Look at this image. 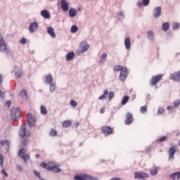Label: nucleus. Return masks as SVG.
I'll return each mask as SVG.
<instances>
[{
	"instance_id": "nucleus-4",
	"label": "nucleus",
	"mask_w": 180,
	"mask_h": 180,
	"mask_svg": "<svg viewBox=\"0 0 180 180\" xmlns=\"http://www.w3.org/2000/svg\"><path fill=\"white\" fill-rule=\"evenodd\" d=\"M19 136L20 139H23V137H29L30 136V131L26 129V126L25 124L21 125V128L19 131Z\"/></svg>"
},
{
	"instance_id": "nucleus-3",
	"label": "nucleus",
	"mask_w": 180,
	"mask_h": 180,
	"mask_svg": "<svg viewBox=\"0 0 180 180\" xmlns=\"http://www.w3.org/2000/svg\"><path fill=\"white\" fill-rule=\"evenodd\" d=\"M89 49V44L86 43V41L82 42L78 49V55L82 54V53H86Z\"/></svg>"
},
{
	"instance_id": "nucleus-6",
	"label": "nucleus",
	"mask_w": 180,
	"mask_h": 180,
	"mask_svg": "<svg viewBox=\"0 0 180 180\" xmlns=\"http://www.w3.org/2000/svg\"><path fill=\"white\" fill-rule=\"evenodd\" d=\"M162 79V75H157L153 76L150 80V84L151 86L157 85V83L160 82Z\"/></svg>"
},
{
	"instance_id": "nucleus-25",
	"label": "nucleus",
	"mask_w": 180,
	"mask_h": 180,
	"mask_svg": "<svg viewBox=\"0 0 180 180\" xmlns=\"http://www.w3.org/2000/svg\"><path fill=\"white\" fill-rule=\"evenodd\" d=\"M14 75L17 77V78H20V75H22V70H20V69L18 67H15L14 68Z\"/></svg>"
},
{
	"instance_id": "nucleus-52",
	"label": "nucleus",
	"mask_w": 180,
	"mask_h": 180,
	"mask_svg": "<svg viewBox=\"0 0 180 180\" xmlns=\"http://www.w3.org/2000/svg\"><path fill=\"white\" fill-rule=\"evenodd\" d=\"M20 44H26V38H21V39L20 40Z\"/></svg>"
},
{
	"instance_id": "nucleus-61",
	"label": "nucleus",
	"mask_w": 180,
	"mask_h": 180,
	"mask_svg": "<svg viewBox=\"0 0 180 180\" xmlns=\"http://www.w3.org/2000/svg\"><path fill=\"white\" fill-rule=\"evenodd\" d=\"M4 160V155L2 153H0V161H2Z\"/></svg>"
},
{
	"instance_id": "nucleus-29",
	"label": "nucleus",
	"mask_w": 180,
	"mask_h": 180,
	"mask_svg": "<svg viewBox=\"0 0 180 180\" xmlns=\"http://www.w3.org/2000/svg\"><path fill=\"white\" fill-rule=\"evenodd\" d=\"M52 162H49V163H46L44 162H41L40 164V167H41V168H44V169H47L49 171V167L51 165Z\"/></svg>"
},
{
	"instance_id": "nucleus-32",
	"label": "nucleus",
	"mask_w": 180,
	"mask_h": 180,
	"mask_svg": "<svg viewBox=\"0 0 180 180\" xmlns=\"http://www.w3.org/2000/svg\"><path fill=\"white\" fill-rule=\"evenodd\" d=\"M108 94H109L108 89L104 90L103 94L98 97L99 101H102V99H105Z\"/></svg>"
},
{
	"instance_id": "nucleus-46",
	"label": "nucleus",
	"mask_w": 180,
	"mask_h": 180,
	"mask_svg": "<svg viewBox=\"0 0 180 180\" xmlns=\"http://www.w3.org/2000/svg\"><path fill=\"white\" fill-rule=\"evenodd\" d=\"M34 174L35 176H37V178H39V179L44 180V179H41V177L40 176V172H37V170H34Z\"/></svg>"
},
{
	"instance_id": "nucleus-12",
	"label": "nucleus",
	"mask_w": 180,
	"mask_h": 180,
	"mask_svg": "<svg viewBox=\"0 0 180 180\" xmlns=\"http://www.w3.org/2000/svg\"><path fill=\"white\" fill-rule=\"evenodd\" d=\"M161 11L162 9L161 8V6L155 7L153 10V16L155 19H158L160 16H161Z\"/></svg>"
},
{
	"instance_id": "nucleus-56",
	"label": "nucleus",
	"mask_w": 180,
	"mask_h": 180,
	"mask_svg": "<svg viewBox=\"0 0 180 180\" xmlns=\"http://www.w3.org/2000/svg\"><path fill=\"white\" fill-rule=\"evenodd\" d=\"M16 168L19 172H22V166L17 165Z\"/></svg>"
},
{
	"instance_id": "nucleus-20",
	"label": "nucleus",
	"mask_w": 180,
	"mask_h": 180,
	"mask_svg": "<svg viewBox=\"0 0 180 180\" xmlns=\"http://www.w3.org/2000/svg\"><path fill=\"white\" fill-rule=\"evenodd\" d=\"M175 153H176V146L172 147L169 150V160H174V155H175Z\"/></svg>"
},
{
	"instance_id": "nucleus-57",
	"label": "nucleus",
	"mask_w": 180,
	"mask_h": 180,
	"mask_svg": "<svg viewBox=\"0 0 180 180\" xmlns=\"http://www.w3.org/2000/svg\"><path fill=\"white\" fill-rule=\"evenodd\" d=\"M1 174H3L4 175H5L6 177H8V173L6 172L5 168H3V169L1 170Z\"/></svg>"
},
{
	"instance_id": "nucleus-11",
	"label": "nucleus",
	"mask_w": 180,
	"mask_h": 180,
	"mask_svg": "<svg viewBox=\"0 0 180 180\" xmlns=\"http://www.w3.org/2000/svg\"><path fill=\"white\" fill-rule=\"evenodd\" d=\"M133 120H134L133 118V114L127 112L126 114V119L124 120L125 124H131V123H133Z\"/></svg>"
},
{
	"instance_id": "nucleus-19",
	"label": "nucleus",
	"mask_w": 180,
	"mask_h": 180,
	"mask_svg": "<svg viewBox=\"0 0 180 180\" xmlns=\"http://www.w3.org/2000/svg\"><path fill=\"white\" fill-rule=\"evenodd\" d=\"M158 169H160L159 167L155 166V167H152L150 169V174L151 176H155V175L158 174Z\"/></svg>"
},
{
	"instance_id": "nucleus-53",
	"label": "nucleus",
	"mask_w": 180,
	"mask_h": 180,
	"mask_svg": "<svg viewBox=\"0 0 180 180\" xmlns=\"http://www.w3.org/2000/svg\"><path fill=\"white\" fill-rule=\"evenodd\" d=\"M70 105L71 106H77L78 105V103H77V101H74V100H72L70 101Z\"/></svg>"
},
{
	"instance_id": "nucleus-47",
	"label": "nucleus",
	"mask_w": 180,
	"mask_h": 180,
	"mask_svg": "<svg viewBox=\"0 0 180 180\" xmlns=\"http://www.w3.org/2000/svg\"><path fill=\"white\" fill-rule=\"evenodd\" d=\"M123 68H122V65H117V66H116L115 68H114V70H115V71H120V72H122V70H123Z\"/></svg>"
},
{
	"instance_id": "nucleus-5",
	"label": "nucleus",
	"mask_w": 180,
	"mask_h": 180,
	"mask_svg": "<svg viewBox=\"0 0 180 180\" xmlns=\"http://www.w3.org/2000/svg\"><path fill=\"white\" fill-rule=\"evenodd\" d=\"M75 180H98V178L89 176V174H82V176L76 175Z\"/></svg>"
},
{
	"instance_id": "nucleus-18",
	"label": "nucleus",
	"mask_w": 180,
	"mask_h": 180,
	"mask_svg": "<svg viewBox=\"0 0 180 180\" xmlns=\"http://www.w3.org/2000/svg\"><path fill=\"white\" fill-rule=\"evenodd\" d=\"M124 43L126 50H130V49L131 48V41H130V38L129 37H127L124 39Z\"/></svg>"
},
{
	"instance_id": "nucleus-16",
	"label": "nucleus",
	"mask_w": 180,
	"mask_h": 180,
	"mask_svg": "<svg viewBox=\"0 0 180 180\" xmlns=\"http://www.w3.org/2000/svg\"><path fill=\"white\" fill-rule=\"evenodd\" d=\"M60 5H61V8H62V10L63 11V12H68L69 5H68V2H67V1L61 0Z\"/></svg>"
},
{
	"instance_id": "nucleus-22",
	"label": "nucleus",
	"mask_w": 180,
	"mask_h": 180,
	"mask_svg": "<svg viewBox=\"0 0 180 180\" xmlns=\"http://www.w3.org/2000/svg\"><path fill=\"white\" fill-rule=\"evenodd\" d=\"M41 16L44 19H50V13L47 10H42L41 11Z\"/></svg>"
},
{
	"instance_id": "nucleus-7",
	"label": "nucleus",
	"mask_w": 180,
	"mask_h": 180,
	"mask_svg": "<svg viewBox=\"0 0 180 180\" xmlns=\"http://www.w3.org/2000/svg\"><path fill=\"white\" fill-rule=\"evenodd\" d=\"M27 122L30 127H34L36 126V118L32 115V114H28L27 116Z\"/></svg>"
},
{
	"instance_id": "nucleus-15",
	"label": "nucleus",
	"mask_w": 180,
	"mask_h": 180,
	"mask_svg": "<svg viewBox=\"0 0 180 180\" xmlns=\"http://www.w3.org/2000/svg\"><path fill=\"white\" fill-rule=\"evenodd\" d=\"M170 79H173V81H176V82H180V70L170 75Z\"/></svg>"
},
{
	"instance_id": "nucleus-45",
	"label": "nucleus",
	"mask_w": 180,
	"mask_h": 180,
	"mask_svg": "<svg viewBox=\"0 0 180 180\" xmlns=\"http://www.w3.org/2000/svg\"><path fill=\"white\" fill-rule=\"evenodd\" d=\"M57 131L56 129H51V131H50V136H53V137H56V136H57Z\"/></svg>"
},
{
	"instance_id": "nucleus-60",
	"label": "nucleus",
	"mask_w": 180,
	"mask_h": 180,
	"mask_svg": "<svg viewBox=\"0 0 180 180\" xmlns=\"http://www.w3.org/2000/svg\"><path fill=\"white\" fill-rule=\"evenodd\" d=\"M0 165L1 168H4V160H0Z\"/></svg>"
},
{
	"instance_id": "nucleus-13",
	"label": "nucleus",
	"mask_w": 180,
	"mask_h": 180,
	"mask_svg": "<svg viewBox=\"0 0 180 180\" xmlns=\"http://www.w3.org/2000/svg\"><path fill=\"white\" fill-rule=\"evenodd\" d=\"M101 131L105 136H109L113 133V129L110 127H104L102 128Z\"/></svg>"
},
{
	"instance_id": "nucleus-35",
	"label": "nucleus",
	"mask_w": 180,
	"mask_h": 180,
	"mask_svg": "<svg viewBox=\"0 0 180 180\" xmlns=\"http://www.w3.org/2000/svg\"><path fill=\"white\" fill-rule=\"evenodd\" d=\"M167 140H168V136H164L160 139H156V141H158V143H164V141H167Z\"/></svg>"
},
{
	"instance_id": "nucleus-26",
	"label": "nucleus",
	"mask_w": 180,
	"mask_h": 180,
	"mask_svg": "<svg viewBox=\"0 0 180 180\" xmlns=\"http://www.w3.org/2000/svg\"><path fill=\"white\" fill-rule=\"evenodd\" d=\"M106 58H108V54L102 53L100 56V60L98 61V63L100 64H102V63H105V61H106Z\"/></svg>"
},
{
	"instance_id": "nucleus-49",
	"label": "nucleus",
	"mask_w": 180,
	"mask_h": 180,
	"mask_svg": "<svg viewBox=\"0 0 180 180\" xmlns=\"http://www.w3.org/2000/svg\"><path fill=\"white\" fill-rule=\"evenodd\" d=\"M109 101H112V99H113V98H115V93H113V91H110L109 93Z\"/></svg>"
},
{
	"instance_id": "nucleus-8",
	"label": "nucleus",
	"mask_w": 180,
	"mask_h": 180,
	"mask_svg": "<svg viewBox=\"0 0 180 180\" xmlns=\"http://www.w3.org/2000/svg\"><path fill=\"white\" fill-rule=\"evenodd\" d=\"M127 75H129V73H127V68H124L121 70L120 75V81H126V78H127Z\"/></svg>"
},
{
	"instance_id": "nucleus-63",
	"label": "nucleus",
	"mask_w": 180,
	"mask_h": 180,
	"mask_svg": "<svg viewBox=\"0 0 180 180\" xmlns=\"http://www.w3.org/2000/svg\"><path fill=\"white\" fill-rule=\"evenodd\" d=\"M3 79H2V75H0V84H2Z\"/></svg>"
},
{
	"instance_id": "nucleus-39",
	"label": "nucleus",
	"mask_w": 180,
	"mask_h": 180,
	"mask_svg": "<svg viewBox=\"0 0 180 180\" xmlns=\"http://www.w3.org/2000/svg\"><path fill=\"white\" fill-rule=\"evenodd\" d=\"M165 109H164V108L162 107H160L158 110L157 115H162V113H165Z\"/></svg>"
},
{
	"instance_id": "nucleus-44",
	"label": "nucleus",
	"mask_w": 180,
	"mask_h": 180,
	"mask_svg": "<svg viewBox=\"0 0 180 180\" xmlns=\"http://www.w3.org/2000/svg\"><path fill=\"white\" fill-rule=\"evenodd\" d=\"M21 158H22V160H23V161L25 162H27V160H29L30 159V158H29V155H21Z\"/></svg>"
},
{
	"instance_id": "nucleus-40",
	"label": "nucleus",
	"mask_w": 180,
	"mask_h": 180,
	"mask_svg": "<svg viewBox=\"0 0 180 180\" xmlns=\"http://www.w3.org/2000/svg\"><path fill=\"white\" fill-rule=\"evenodd\" d=\"M141 113H147V105H145L140 108Z\"/></svg>"
},
{
	"instance_id": "nucleus-24",
	"label": "nucleus",
	"mask_w": 180,
	"mask_h": 180,
	"mask_svg": "<svg viewBox=\"0 0 180 180\" xmlns=\"http://www.w3.org/2000/svg\"><path fill=\"white\" fill-rule=\"evenodd\" d=\"M75 57V53L74 51H70L66 55V60L71 61V60H74Z\"/></svg>"
},
{
	"instance_id": "nucleus-10",
	"label": "nucleus",
	"mask_w": 180,
	"mask_h": 180,
	"mask_svg": "<svg viewBox=\"0 0 180 180\" xmlns=\"http://www.w3.org/2000/svg\"><path fill=\"white\" fill-rule=\"evenodd\" d=\"M37 29H39V23L37 22L34 21L30 23L29 27L30 33H34Z\"/></svg>"
},
{
	"instance_id": "nucleus-30",
	"label": "nucleus",
	"mask_w": 180,
	"mask_h": 180,
	"mask_svg": "<svg viewBox=\"0 0 180 180\" xmlns=\"http://www.w3.org/2000/svg\"><path fill=\"white\" fill-rule=\"evenodd\" d=\"M169 22H166L162 24V29L164 30V32H167L169 29Z\"/></svg>"
},
{
	"instance_id": "nucleus-64",
	"label": "nucleus",
	"mask_w": 180,
	"mask_h": 180,
	"mask_svg": "<svg viewBox=\"0 0 180 180\" xmlns=\"http://www.w3.org/2000/svg\"><path fill=\"white\" fill-rule=\"evenodd\" d=\"M27 140L25 139L23 141H22V144H27Z\"/></svg>"
},
{
	"instance_id": "nucleus-62",
	"label": "nucleus",
	"mask_w": 180,
	"mask_h": 180,
	"mask_svg": "<svg viewBox=\"0 0 180 180\" xmlns=\"http://www.w3.org/2000/svg\"><path fill=\"white\" fill-rule=\"evenodd\" d=\"M100 112H101V113H105V108H101V109L100 110Z\"/></svg>"
},
{
	"instance_id": "nucleus-42",
	"label": "nucleus",
	"mask_w": 180,
	"mask_h": 180,
	"mask_svg": "<svg viewBox=\"0 0 180 180\" xmlns=\"http://www.w3.org/2000/svg\"><path fill=\"white\" fill-rule=\"evenodd\" d=\"M179 23L178 22H174L172 25V29L173 30H178V29H179Z\"/></svg>"
},
{
	"instance_id": "nucleus-36",
	"label": "nucleus",
	"mask_w": 180,
	"mask_h": 180,
	"mask_svg": "<svg viewBox=\"0 0 180 180\" xmlns=\"http://www.w3.org/2000/svg\"><path fill=\"white\" fill-rule=\"evenodd\" d=\"M49 90H50V92L53 93L56 91V84L54 83H51L49 84Z\"/></svg>"
},
{
	"instance_id": "nucleus-14",
	"label": "nucleus",
	"mask_w": 180,
	"mask_h": 180,
	"mask_svg": "<svg viewBox=\"0 0 180 180\" xmlns=\"http://www.w3.org/2000/svg\"><path fill=\"white\" fill-rule=\"evenodd\" d=\"M0 146H1V147H4L6 152L8 153V151H9V146H11V141H9V140H1Z\"/></svg>"
},
{
	"instance_id": "nucleus-17",
	"label": "nucleus",
	"mask_w": 180,
	"mask_h": 180,
	"mask_svg": "<svg viewBox=\"0 0 180 180\" xmlns=\"http://www.w3.org/2000/svg\"><path fill=\"white\" fill-rule=\"evenodd\" d=\"M49 171H53V172H56V174H58V172H61V169L58 168V166H56L54 163H51V166L48 167Z\"/></svg>"
},
{
	"instance_id": "nucleus-41",
	"label": "nucleus",
	"mask_w": 180,
	"mask_h": 180,
	"mask_svg": "<svg viewBox=\"0 0 180 180\" xmlns=\"http://www.w3.org/2000/svg\"><path fill=\"white\" fill-rule=\"evenodd\" d=\"M72 33H77L78 32V27L77 25H72L71 27Z\"/></svg>"
},
{
	"instance_id": "nucleus-28",
	"label": "nucleus",
	"mask_w": 180,
	"mask_h": 180,
	"mask_svg": "<svg viewBox=\"0 0 180 180\" xmlns=\"http://www.w3.org/2000/svg\"><path fill=\"white\" fill-rule=\"evenodd\" d=\"M70 18H75L77 16V10L75 8H70L69 11Z\"/></svg>"
},
{
	"instance_id": "nucleus-21",
	"label": "nucleus",
	"mask_w": 180,
	"mask_h": 180,
	"mask_svg": "<svg viewBox=\"0 0 180 180\" xmlns=\"http://www.w3.org/2000/svg\"><path fill=\"white\" fill-rule=\"evenodd\" d=\"M53 83V76L49 73L45 75L44 84H52Z\"/></svg>"
},
{
	"instance_id": "nucleus-37",
	"label": "nucleus",
	"mask_w": 180,
	"mask_h": 180,
	"mask_svg": "<svg viewBox=\"0 0 180 180\" xmlns=\"http://www.w3.org/2000/svg\"><path fill=\"white\" fill-rule=\"evenodd\" d=\"M40 109H41V115H47V108H46L44 105H41Z\"/></svg>"
},
{
	"instance_id": "nucleus-54",
	"label": "nucleus",
	"mask_w": 180,
	"mask_h": 180,
	"mask_svg": "<svg viewBox=\"0 0 180 180\" xmlns=\"http://www.w3.org/2000/svg\"><path fill=\"white\" fill-rule=\"evenodd\" d=\"M143 1H138L136 4V6H138V8H141V6H143Z\"/></svg>"
},
{
	"instance_id": "nucleus-59",
	"label": "nucleus",
	"mask_w": 180,
	"mask_h": 180,
	"mask_svg": "<svg viewBox=\"0 0 180 180\" xmlns=\"http://www.w3.org/2000/svg\"><path fill=\"white\" fill-rule=\"evenodd\" d=\"M11 101H6V106H11Z\"/></svg>"
},
{
	"instance_id": "nucleus-50",
	"label": "nucleus",
	"mask_w": 180,
	"mask_h": 180,
	"mask_svg": "<svg viewBox=\"0 0 180 180\" xmlns=\"http://www.w3.org/2000/svg\"><path fill=\"white\" fill-rule=\"evenodd\" d=\"M119 16H120L121 19H124V18H126V16L124 15V13L123 12V11H121L118 13Z\"/></svg>"
},
{
	"instance_id": "nucleus-43",
	"label": "nucleus",
	"mask_w": 180,
	"mask_h": 180,
	"mask_svg": "<svg viewBox=\"0 0 180 180\" xmlns=\"http://www.w3.org/2000/svg\"><path fill=\"white\" fill-rule=\"evenodd\" d=\"M25 154H26V149L25 148H21L18 152V155H20V157H22V155H25Z\"/></svg>"
},
{
	"instance_id": "nucleus-23",
	"label": "nucleus",
	"mask_w": 180,
	"mask_h": 180,
	"mask_svg": "<svg viewBox=\"0 0 180 180\" xmlns=\"http://www.w3.org/2000/svg\"><path fill=\"white\" fill-rule=\"evenodd\" d=\"M169 178H171L173 180L179 179V178H180V172H174V173L169 174Z\"/></svg>"
},
{
	"instance_id": "nucleus-9",
	"label": "nucleus",
	"mask_w": 180,
	"mask_h": 180,
	"mask_svg": "<svg viewBox=\"0 0 180 180\" xmlns=\"http://www.w3.org/2000/svg\"><path fill=\"white\" fill-rule=\"evenodd\" d=\"M134 175L135 179H141V178H148L150 176V174L143 172H135Z\"/></svg>"
},
{
	"instance_id": "nucleus-48",
	"label": "nucleus",
	"mask_w": 180,
	"mask_h": 180,
	"mask_svg": "<svg viewBox=\"0 0 180 180\" xmlns=\"http://www.w3.org/2000/svg\"><path fill=\"white\" fill-rule=\"evenodd\" d=\"M143 6H148L150 5V0H142Z\"/></svg>"
},
{
	"instance_id": "nucleus-38",
	"label": "nucleus",
	"mask_w": 180,
	"mask_h": 180,
	"mask_svg": "<svg viewBox=\"0 0 180 180\" xmlns=\"http://www.w3.org/2000/svg\"><path fill=\"white\" fill-rule=\"evenodd\" d=\"M129 99H130V98L128 96H124L122 101V105H126L127 102H129Z\"/></svg>"
},
{
	"instance_id": "nucleus-34",
	"label": "nucleus",
	"mask_w": 180,
	"mask_h": 180,
	"mask_svg": "<svg viewBox=\"0 0 180 180\" xmlns=\"http://www.w3.org/2000/svg\"><path fill=\"white\" fill-rule=\"evenodd\" d=\"M71 124H72V122H71V121H70V120L64 121V122L62 123L63 127H65V128L70 127V126H71Z\"/></svg>"
},
{
	"instance_id": "nucleus-51",
	"label": "nucleus",
	"mask_w": 180,
	"mask_h": 180,
	"mask_svg": "<svg viewBox=\"0 0 180 180\" xmlns=\"http://www.w3.org/2000/svg\"><path fill=\"white\" fill-rule=\"evenodd\" d=\"M180 105V100L176 101L174 102V108H178Z\"/></svg>"
},
{
	"instance_id": "nucleus-55",
	"label": "nucleus",
	"mask_w": 180,
	"mask_h": 180,
	"mask_svg": "<svg viewBox=\"0 0 180 180\" xmlns=\"http://www.w3.org/2000/svg\"><path fill=\"white\" fill-rule=\"evenodd\" d=\"M0 98H1V99H4V98H5V92H2L1 90H0Z\"/></svg>"
},
{
	"instance_id": "nucleus-1",
	"label": "nucleus",
	"mask_w": 180,
	"mask_h": 180,
	"mask_svg": "<svg viewBox=\"0 0 180 180\" xmlns=\"http://www.w3.org/2000/svg\"><path fill=\"white\" fill-rule=\"evenodd\" d=\"M0 51L1 53H6V54H11V50L8 49L6 42H5V40H4L2 37H1L0 39Z\"/></svg>"
},
{
	"instance_id": "nucleus-58",
	"label": "nucleus",
	"mask_w": 180,
	"mask_h": 180,
	"mask_svg": "<svg viewBox=\"0 0 180 180\" xmlns=\"http://www.w3.org/2000/svg\"><path fill=\"white\" fill-rule=\"evenodd\" d=\"M167 110H170L171 112H172V110H174V107L173 106H167Z\"/></svg>"
},
{
	"instance_id": "nucleus-31",
	"label": "nucleus",
	"mask_w": 180,
	"mask_h": 180,
	"mask_svg": "<svg viewBox=\"0 0 180 180\" xmlns=\"http://www.w3.org/2000/svg\"><path fill=\"white\" fill-rule=\"evenodd\" d=\"M20 96L22 99L24 101L27 100V93L26 92V90L23 89L20 91Z\"/></svg>"
},
{
	"instance_id": "nucleus-2",
	"label": "nucleus",
	"mask_w": 180,
	"mask_h": 180,
	"mask_svg": "<svg viewBox=\"0 0 180 180\" xmlns=\"http://www.w3.org/2000/svg\"><path fill=\"white\" fill-rule=\"evenodd\" d=\"M11 119L13 120H18L20 117V108H16L11 110Z\"/></svg>"
},
{
	"instance_id": "nucleus-33",
	"label": "nucleus",
	"mask_w": 180,
	"mask_h": 180,
	"mask_svg": "<svg viewBox=\"0 0 180 180\" xmlns=\"http://www.w3.org/2000/svg\"><path fill=\"white\" fill-rule=\"evenodd\" d=\"M148 39L150 41H154V32H153V31H148Z\"/></svg>"
},
{
	"instance_id": "nucleus-27",
	"label": "nucleus",
	"mask_w": 180,
	"mask_h": 180,
	"mask_svg": "<svg viewBox=\"0 0 180 180\" xmlns=\"http://www.w3.org/2000/svg\"><path fill=\"white\" fill-rule=\"evenodd\" d=\"M47 32L49 33V34H50V36H51V37H56V33H54V28H53L52 27H49L47 28Z\"/></svg>"
}]
</instances>
